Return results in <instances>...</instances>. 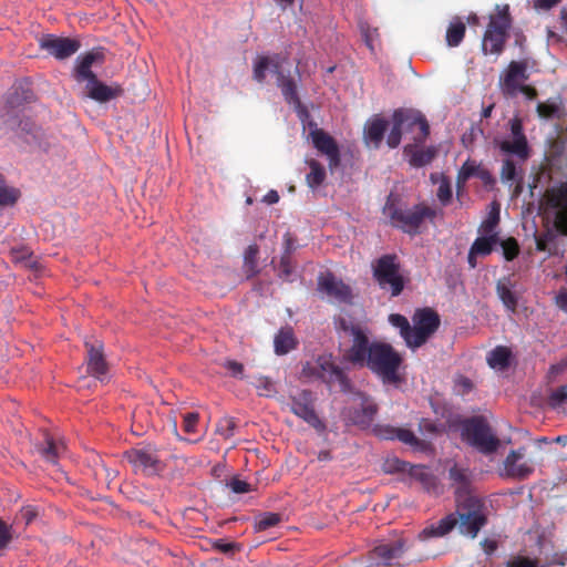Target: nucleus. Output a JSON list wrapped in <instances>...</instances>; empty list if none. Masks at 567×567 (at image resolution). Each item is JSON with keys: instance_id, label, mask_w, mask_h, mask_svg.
<instances>
[{"instance_id": "79ce46f5", "label": "nucleus", "mask_w": 567, "mask_h": 567, "mask_svg": "<svg viewBox=\"0 0 567 567\" xmlns=\"http://www.w3.org/2000/svg\"><path fill=\"white\" fill-rule=\"evenodd\" d=\"M466 27L464 22L457 20L452 22L446 30V43L449 47H457L465 37Z\"/></svg>"}, {"instance_id": "052dcab7", "label": "nucleus", "mask_w": 567, "mask_h": 567, "mask_svg": "<svg viewBox=\"0 0 567 567\" xmlns=\"http://www.w3.org/2000/svg\"><path fill=\"white\" fill-rule=\"evenodd\" d=\"M535 10L548 11L560 3V0H529Z\"/></svg>"}, {"instance_id": "37998d69", "label": "nucleus", "mask_w": 567, "mask_h": 567, "mask_svg": "<svg viewBox=\"0 0 567 567\" xmlns=\"http://www.w3.org/2000/svg\"><path fill=\"white\" fill-rule=\"evenodd\" d=\"M481 164H477L475 161L467 159L457 173V187L458 189L465 184L467 179L477 175L478 169L481 168Z\"/></svg>"}, {"instance_id": "c9c22d12", "label": "nucleus", "mask_w": 567, "mask_h": 567, "mask_svg": "<svg viewBox=\"0 0 567 567\" xmlns=\"http://www.w3.org/2000/svg\"><path fill=\"white\" fill-rule=\"evenodd\" d=\"M499 241L498 235H483L477 237L471 246L472 254L480 255L482 257L492 254L494 246Z\"/></svg>"}, {"instance_id": "a211bd4d", "label": "nucleus", "mask_w": 567, "mask_h": 567, "mask_svg": "<svg viewBox=\"0 0 567 567\" xmlns=\"http://www.w3.org/2000/svg\"><path fill=\"white\" fill-rule=\"evenodd\" d=\"M104 62V53L94 49L79 55L75 60L72 76L78 83L91 82L95 80L96 74L92 71L94 64H102Z\"/></svg>"}, {"instance_id": "dca6fc26", "label": "nucleus", "mask_w": 567, "mask_h": 567, "mask_svg": "<svg viewBox=\"0 0 567 567\" xmlns=\"http://www.w3.org/2000/svg\"><path fill=\"white\" fill-rule=\"evenodd\" d=\"M309 136L315 148L327 156L330 171L336 169L341 162L340 150L336 140L322 128L318 127L311 130Z\"/></svg>"}, {"instance_id": "f257e3e1", "label": "nucleus", "mask_w": 567, "mask_h": 567, "mask_svg": "<svg viewBox=\"0 0 567 567\" xmlns=\"http://www.w3.org/2000/svg\"><path fill=\"white\" fill-rule=\"evenodd\" d=\"M509 134L501 140H495V146L502 154L507 155L502 163L499 178L503 184L514 187L513 194L519 195L523 190V165L530 157L532 148L524 132L523 120L515 115L508 122Z\"/></svg>"}, {"instance_id": "774afa93", "label": "nucleus", "mask_w": 567, "mask_h": 567, "mask_svg": "<svg viewBox=\"0 0 567 567\" xmlns=\"http://www.w3.org/2000/svg\"><path fill=\"white\" fill-rule=\"evenodd\" d=\"M295 249L296 247L292 236L289 233H286L284 236V254L291 256Z\"/></svg>"}, {"instance_id": "f03ea898", "label": "nucleus", "mask_w": 567, "mask_h": 567, "mask_svg": "<svg viewBox=\"0 0 567 567\" xmlns=\"http://www.w3.org/2000/svg\"><path fill=\"white\" fill-rule=\"evenodd\" d=\"M383 214L389 218L391 226L410 236L421 234L423 223L426 219L433 220L436 217V210L431 206L420 203L413 207H408L393 193L386 198Z\"/></svg>"}, {"instance_id": "6e6d98bb", "label": "nucleus", "mask_w": 567, "mask_h": 567, "mask_svg": "<svg viewBox=\"0 0 567 567\" xmlns=\"http://www.w3.org/2000/svg\"><path fill=\"white\" fill-rule=\"evenodd\" d=\"M292 275V264L291 256L287 254H282L279 264V277L285 280H290V276Z\"/></svg>"}, {"instance_id": "b1692460", "label": "nucleus", "mask_w": 567, "mask_h": 567, "mask_svg": "<svg viewBox=\"0 0 567 567\" xmlns=\"http://www.w3.org/2000/svg\"><path fill=\"white\" fill-rule=\"evenodd\" d=\"M378 406L368 398H363L360 408H350L347 411V417L361 429H368L372 425Z\"/></svg>"}, {"instance_id": "a19ab883", "label": "nucleus", "mask_w": 567, "mask_h": 567, "mask_svg": "<svg viewBox=\"0 0 567 567\" xmlns=\"http://www.w3.org/2000/svg\"><path fill=\"white\" fill-rule=\"evenodd\" d=\"M310 172L306 176L307 184L310 188L315 189L320 186L326 179L324 167L316 159L307 161Z\"/></svg>"}, {"instance_id": "f704fd0d", "label": "nucleus", "mask_w": 567, "mask_h": 567, "mask_svg": "<svg viewBox=\"0 0 567 567\" xmlns=\"http://www.w3.org/2000/svg\"><path fill=\"white\" fill-rule=\"evenodd\" d=\"M405 116L403 109L395 110L392 115L393 125L386 138V144L391 148L398 147L401 143L403 132L402 124L404 123V120L409 121V117Z\"/></svg>"}, {"instance_id": "9b49d317", "label": "nucleus", "mask_w": 567, "mask_h": 567, "mask_svg": "<svg viewBox=\"0 0 567 567\" xmlns=\"http://www.w3.org/2000/svg\"><path fill=\"white\" fill-rule=\"evenodd\" d=\"M545 204L554 214V225L558 233L567 236V181L546 189Z\"/></svg>"}, {"instance_id": "49530a36", "label": "nucleus", "mask_w": 567, "mask_h": 567, "mask_svg": "<svg viewBox=\"0 0 567 567\" xmlns=\"http://www.w3.org/2000/svg\"><path fill=\"white\" fill-rule=\"evenodd\" d=\"M235 419L231 416H224L217 422L216 433L227 440L235 434Z\"/></svg>"}, {"instance_id": "69168bd1", "label": "nucleus", "mask_w": 567, "mask_h": 567, "mask_svg": "<svg viewBox=\"0 0 567 567\" xmlns=\"http://www.w3.org/2000/svg\"><path fill=\"white\" fill-rule=\"evenodd\" d=\"M476 177L480 178L485 185H492L495 183V178L493 177L492 173L484 166H481Z\"/></svg>"}, {"instance_id": "c756f323", "label": "nucleus", "mask_w": 567, "mask_h": 567, "mask_svg": "<svg viewBox=\"0 0 567 567\" xmlns=\"http://www.w3.org/2000/svg\"><path fill=\"white\" fill-rule=\"evenodd\" d=\"M514 284L509 277H503L496 282V293L504 307L511 311L516 312L518 306V297L513 290Z\"/></svg>"}, {"instance_id": "bf43d9fd", "label": "nucleus", "mask_w": 567, "mask_h": 567, "mask_svg": "<svg viewBox=\"0 0 567 567\" xmlns=\"http://www.w3.org/2000/svg\"><path fill=\"white\" fill-rule=\"evenodd\" d=\"M198 414L197 413H187L185 414L184 416V421H183V430L186 432V433H194L195 432V427L197 425V422H198Z\"/></svg>"}, {"instance_id": "ddd939ff", "label": "nucleus", "mask_w": 567, "mask_h": 567, "mask_svg": "<svg viewBox=\"0 0 567 567\" xmlns=\"http://www.w3.org/2000/svg\"><path fill=\"white\" fill-rule=\"evenodd\" d=\"M313 400L311 391L302 390L290 396L289 406L295 415L302 419L313 429L321 431L324 429V424L315 411Z\"/></svg>"}, {"instance_id": "603ef678", "label": "nucleus", "mask_w": 567, "mask_h": 567, "mask_svg": "<svg viewBox=\"0 0 567 567\" xmlns=\"http://www.w3.org/2000/svg\"><path fill=\"white\" fill-rule=\"evenodd\" d=\"M271 65V61L268 56H260L254 65V79L261 83L266 75L265 71Z\"/></svg>"}, {"instance_id": "e2e57ef3", "label": "nucleus", "mask_w": 567, "mask_h": 567, "mask_svg": "<svg viewBox=\"0 0 567 567\" xmlns=\"http://www.w3.org/2000/svg\"><path fill=\"white\" fill-rule=\"evenodd\" d=\"M419 431L422 434H434L437 432V426L430 419H421V421L419 422Z\"/></svg>"}, {"instance_id": "a18cd8bd", "label": "nucleus", "mask_w": 567, "mask_h": 567, "mask_svg": "<svg viewBox=\"0 0 567 567\" xmlns=\"http://www.w3.org/2000/svg\"><path fill=\"white\" fill-rule=\"evenodd\" d=\"M259 252V248L256 244L249 245L245 251V267L246 271L248 274V277L255 276L258 272V265H257V256Z\"/></svg>"}, {"instance_id": "0e129e2a", "label": "nucleus", "mask_w": 567, "mask_h": 567, "mask_svg": "<svg viewBox=\"0 0 567 567\" xmlns=\"http://www.w3.org/2000/svg\"><path fill=\"white\" fill-rule=\"evenodd\" d=\"M555 305L564 312H567V289L561 288L555 297Z\"/></svg>"}, {"instance_id": "4468645a", "label": "nucleus", "mask_w": 567, "mask_h": 567, "mask_svg": "<svg viewBox=\"0 0 567 567\" xmlns=\"http://www.w3.org/2000/svg\"><path fill=\"white\" fill-rule=\"evenodd\" d=\"M39 45L50 55L58 60H64L73 55L81 48L76 39L56 37L54 34H44L39 40Z\"/></svg>"}, {"instance_id": "0eeeda50", "label": "nucleus", "mask_w": 567, "mask_h": 567, "mask_svg": "<svg viewBox=\"0 0 567 567\" xmlns=\"http://www.w3.org/2000/svg\"><path fill=\"white\" fill-rule=\"evenodd\" d=\"M496 9L497 14L491 16L483 37L482 51L484 54L499 55L504 51L508 30L512 25L509 7L507 4L497 6Z\"/></svg>"}, {"instance_id": "4d7b16f0", "label": "nucleus", "mask_w": 567, "mask_h": 567, "mask_svg": "<svg viewBox=\"0 0 567 567\" xmlns=\"http://www.w3.org/2000/svg\"><path fill=\"white\" fill-rule=\"evenodd\" d=\"M38 515V508L32 505L23 506L19 513L20 518L24 522L25 525L33 523Z\"/></svg>"}, {"instance_id": "cd10ccee", "label": "nucleus", "mask_w": 567, "mask_h": 567, "mask_svg": "<svg viewBox=\"0 0 567 567\" xmlns=\"http://www.w3.org/2000/svg\"><path fill=\"white\" fill-rule=\"evenodd\" d=\"M403 553L404 542L401 539L380 544L372 550L373 558L388 566L392 565L394 559L402 557Z\"/></svg>"}, {"instance_id": "58836bf2", "label": "nucleus", "mask_w": 567, "mask_h": 567, "mask_svg": "<svg viewBox=\"0 0 567 567\" xmlns=\"http://www.w3.org/2000/svg\"><path fill=\"white\" fill-rule=\"evenodd\" d=\"M511 350L507 347L498 346L489 352L487 358L488 364L492 368L506 369L511 362Z\"/></svg>"}, {"instance_id": "ea45409f", "label": "nucleus", "mask_w": 567, "mask_h": 567, "mask_svg": "<svg viewBox=\"0 0 567 567\" xmlns=\"http://www.w3.org/2000/svg\"><path fill=\"white\" fill-rule=\"evenodd\" d=\"M499 206L496 203L492 204V208L487 217L482 221L478 231L483 235H498L496 227L499 224Z\"/></svg>"}, {"instance_id": "13d9d810", "label": "nucleus", "mask_w": 567, "mask_h": 567, "mask_svg": "<svg viewBox=\"0 0 567 567\" xmlns=\"http://www.w3.org/2000/svg\"><path fill=\"white\" fill-rule=\"evenodd\" d=\"M212 548L228 554L233 553L237 548V545L235 543H226L224 539H215L212 542Z\"/></svg>"}, {"instance_id": "f3484780", "label": "nucleus", "mask_w": 567, "mask_h": 567, "mask_svg": "<svg viewBox=\"0 0 567 567\" xmlns=\"http://www.w3.org/2000/svg\"><path fill=\"white\" fill-rule=\"evenodd\" d=\"M395 466L393 470L404 472L409 468V474L411 478L417 481L423 489L430 494L440 495L442 493V486L437 477L430 472L425 466L422 465H411L406 462H401L399 460L394 461Z\"/></svg>"}, {"instance_id": "5701e85b", "label": "nucleus", "mask_w": 567, "mask_h": 567, "mask_svg": "<svg viewBox=\"0 0 567 567\" xmlns=\"http://www.w3.org/2000/svg\"><path fill=\"white\" fill-rule=\"evenodd\" d=\"M423 143L408 144L403 148V154L412 167L420 168L429 165L437 155L435 146L420 147Z\"/></svg>"}, {"instance_id": "72a5a7b5", "label": "nucleus", "mask_w": 567, "mask_h": 567, "mask_svg": "<svg viewBox=\"0 0 567 567\" xmlns=\"http://www.w3.org/2000/svg\"><path fill=\"white\" fill-rule=\"evenodd\" d=\"M457 525V517L454 513L446 515L436 524L425 527L420 537L426 539L431 537H443L449 534Z\"/></svg>"}, {"instance_id": "de8ad7c7", "label": "nucleus", "mask_w": 567, "mask_h": 567, "mask_svg": "<svg viewBox=\"0 0 567 567\" xmlns=\"http://www.w3.org/2000/svg\"><path fill=\"white\" fill-rule=\"evenodd\" d=\"M502 247L503 256L507 261L514 260L519 255V245L514 237L498 241Z\"/></svg>"}, {"instance_id": "1a4fd4ad", "label": "nucleus", "mask_w": 567, "mask_h": 567, "mask_svg": "<svg viewBox=\"0 0 567 567\" xmlns=\"http://www.w3.org/2000/svg\"><path fill=\"white\" fill-rule=\"evenodd\" d=\"M124 457L135 473L145 476L156 475L165 466L159 458L158 450L152 444L131 449L124 453Z\"/></svg>"}, {"instance_id": "473e14b6", "label": "nucleus", "mask_w": 567, "mask_h": 567, "mask_svg": "<svg viewBox=\"0 0 567 567\" xmlns=\"http://www.w3.org/2000/svg\"><path fill=\"white\" fill-rule=\"evenodd\" d=\"M449 477L456 485L455 498L461 495H471V473L467 468L453 465L449 471Z\"/></svg>"}, {"instance_id": "680f3d73", "label": "nucleus", "mask_w": 567, "mask_h": 567, "mask_svg": "<svg viewBox=\"0 0 567 567\" xmlns=\"http://www.w3.org/2000/svg\"><path fill=\"white\" fill-rule=\"evenodd\" d=\"M229 487L236 494H244L250 491V485L239 478H233L229 483Z\"/></svg>"}, {"instance_id": "2eb2a0df", "label": "nucleus", "mask_w": 567, "mask_h": 567, "mask_svg": "<svg viewBox=\"0 0 567 567\" xmlns=\"http://www.w3.org/2000/svg\"><path fill=\"white\" fill-rule=\"evenodd\" d=\"M527 61H512L501 76L502 92L505 96L517 95L519 86L529 78Z\"/></svg>"}, {"instance_id": "9d476101", "label": "nucleus", "mask_w": 567, "mask_h": 567, "mask_svg": "<svg viewBox=\"0 0 567 567\" xmlns=\"http://www.w3.org/2000/svg\"><path fill=\"white\" fill-rule=\"evenodd\" d=\"M338 328L344 336L352 338V344L346 354L347 359L354 364L363 365L369 355L371 344L369 343L365 329L361 324L346 318L339 320Z\"/></svg>"}, {"instance_id": "2f4dec72", "label": "nucleus", "mask_w": 567, "mask_h": 567, "mask_svg": "<svg viewBox=\"0 0 567 567\" xmlns=\"http://www.w3.org/2000/svg\"><path fill=\"white\" fill-rule=\"evenodd\" d=\"M298 340L291 327L281 328L274 338V348L277 355H285L296 349Z\"/></svg>"}, {"instance_id": "864d4df0", "label": "nucleus", "mask_w": 567, "mask_h": 567, "mask_svg": "<svg viewBox=\"0 0 567 567\" xmlns=\"http://www.w3.org/2000/svg\"><path fill=\"white\" fill-rule=\"evenodd\" d=\"M13 539L12 526L0 519V551L8 548Z\"/></svg>"}, {"instance_id": "6e6552de", "label": "nucleus", "mask_w": 567, "mask_h": 567, "mask_svg": "<svg viewBox=\"0 0 567 567\" xmlns=\"http://www.w3.org/2000/svg\"><path fill=\"white\" fill-rule=\"evenodd\" d=\"M303 373L316 377L329 388L338 384L341 392H350L351 383L344 371L334 363L331 355H320L313 364H307Z\"/></svg>"}, {"instance_id": "6ab92c4d", "label": "nucleus", "mask_w": 567, "mask_h": 567, "mask_svg": "<svg viewBox=\"0 0 567 567\" xmlns=\"http://www.w3.org/2000/svg\"><path fill=\"white\" fill-rule=\"evenodd\" d=\"M525 449L513 450L504 461V470L508 477L525 480L534 472L533 461H523Z\"/></svg>"}, {"instance_id": "4be33fe9", "label": "nucleus", "mask_w": 567, "mask_h": 567, "mask_svg": "<svg viewBox=\"0 0 567 567\" xmlns=\"http://www.w3.org/2000/svg\"><path fill=\"white\" fill-rule=\"evenodd\" d=\"M373 433L383 440H399L400 442L410 445L412 447H420L422 441L419 440L415 434L408 429L395 427L392 425L377 424L373 427Z\"/></svg>"}, {"instance_id": "39448f33", "label": "nucleus", "mask_w": 567, "mask_h": 567, "mask_svg": "<svg viewBox=\"0 0 567 567\" xmlns=\"http://www.w3.org/2000/svg\"><path fill=\"white\" fill-rule=\"evenodd\" d=\"M461 436L483 454H492L499 446V440L493 434L487 420L482 415L463 420Z\"/></svg>"}, {"instance_id": "393cba45", "label": "nucleus", "mask_w": 567, "mask_h": 567, "mask_svg": "<svg viewBox=\"0 0 567 567\" xmlns=\"http://www.w3.org/2000/svg\"><path fill=\"white\" fill-rule=\"evenodd\" d=\"M536 112L538 117L545 121H561L567 116V109L560 96L539 102Z\"/></svg>"}, {"instance_id": "4c0bfd02", "label": "nucleus", "mask_w": 567, "mask_h": 567, "mask_svg": "<svg viewBox=\"0 0 567 567\" xmlns=\"http://www.w3.org/2000/svg\"><path fill=\"white\" fill-rule=\"evenodd\" d=\"M386 127L388 122L385 120L380 117L374 118L365 127L367 140L374 143L375 146H379L383 140Z\"/></svg>"}, {"instance_id": "e433bc0d", "label": "nucleus", "mask_w": 567, "mask_h": 567, "mask_svg": "<svg viewBox=\"0 0 567 567\" xmlns=\"http://www.w3.org/2000/svg\"><path fill=\"white\" fill-rule=\"evenodd\" d=\"M389 322L400 330L406 346L412 348L413 327H411L409 320L403 315L392 313L389 316Z\"/></svg>"}, {"instance_id": "a878e982", "label": "nucleus", "mask_w": 567, "mask_h": 567, "mask_svg": "<svg viewBox=\"0 0 567 567\" xmlns=\"http://www.w3.org/2000/svg\"><path fill=\"white\" fill-rule=\"evenodd\" d=\"M86 95L100 103L109 102L122 94V89L120 85L115 86H109L101 81H99L97 78L95 80H92L91 82L86 83Z\"/></svg>"}, {"instance_id": "bb28decb", "label": "nucleus", "mask_w": 567, "mask_h": 567, "mask_svg": "<svg viewBox=\"0 0 567 567\" xmlns=\"http://www.w3.org/2000/svg\"><path fill=\"white\" fill-rule=\"evenodd\" d=\"M35 449L45 462L55 465L65 452V444L63 441H56L50 434L44 433L43 442L37 444Z\"/></svg>"}, {"instance_id": "f8f14e48", "label": "nucleus", "mask_w": 567, "mask_h": 567, "mask_svg": "<svg viewBox=\"0 0 567 567\" xmlns=\"http://www.w3.org/2000/svg\"><path fill=\"white\" fill-rule=\"evenodd\" d=\"M412 349L423 346L427 339L439 329L440 317L431 308H423L415 311L413 318Z\"/></svg>"}, {"instance_id": "c03bdc74", "label": "nucleus", "mask_w": 567, "mask_h": 567, "mask_svg": "<svg viewBox=\"0 0 567 567\" xmlns=\"http://www.w3.org/2000/svg\"><path fill=\"white\" fill-rule=\"evenodd\" d=\"M281 517L277 513L267 512L259 515L255 520V529L257 532H264L278 525Z\"/></svg>"}, {"instance_id": "423d86ee", "label": "nucleus", "mask_w": 567, "mask_h": 567, "mask_svg": "<svg viewBox=\"0 0 567 567\" xmlns=\"http://www.w3.org/2000/svg\"><path fill=\"white\" fill-rule=\"evenodd\" d=\"M401 265L395 254L379 257L372 264V276L380 289L390 291L392 297L402 293L405 279L400 272Z\"/></svg>"}, {"instance_id": "20e7f679", "label": "nucleus", "mask_w": 567, "mask_h": 567, "mask_svg": "<svg viewBox=\"0 0 567 567\" xmlns=\"http://www.w3.org/2000/svg\"><path fill=\"white\" fill-rule=\"evenodd\" d=\"M401 364V354L391 344L384 342H372L369 355L363 363L385 383L400 381L399 369Z\"/></svg>"}, {"instance_id": "aec40b11", "label": "nucleus", "mask_w": 567, "mask_h": 567, "mask_svg": "<svg viewBox=\"0 0 567 567\" xmlns=\"http://www.w3.org/2000/svg\"><path fill=\"white\" fill-rule=\"evenodd\" d=\"M319 289L327 296L340 301L350 302L352 298L351 288L333 274L327 272L320 276L318 281Z\"/></svg>"}, {"instance_id": "412c9836", "label": "nucleus", "mask_w": 567, "mask_h": 567, "mask_svg": "<svg viewBox=\"0 0 567 567\" xmlns=\"http://www.w3.org/2000/svg\"><path fill=\"white\" fill-rule=\"evenodd\" d=\"M87 350V372L99 380H103L107 373V363L104 359L103 344L100 341H85Z\"/></svg>"}, {"instance_id": "3c124183", "label": "nucleus", "mask_w": 567, "mask_h": 567, "mask_svg": "<svg viewBox=\"0 0 567 567\" xmlns=\"http://www.w3.org/2000/svg\"><path fill=\"white\" fill-rule=\"evenodd\" d=\"M505 567H543L538 559H532L527 556L517 555L507 560Z\"/></svg>"}, {"instance_id": "7c9ffc66", "label": "nucleus", "mask_w": 567, "mask_h": 567, "mask_svg": "<svg viewBox=\"0 0 567 567\" xmlns=\"http://www.w3.org/2000/svg\"><path fill=\"white\" fill-rule=\"evenodd\" d=\"M272 68H274V72L277 74L278 86L280 87L285 100L289 104L299 105L300 99L298 95L297 84H296L295 80L290 76L285 75L282 72H280L279 64L277 62L272 64Z\"/></svg>"}, {"instance_id": "338daca9", "label": "nucleus", "mask_w": 567, "mask_h": 567, "mask_svg": "<svg viewBox=\"0 0 567 567\" xmlns=\"http://www.w3.org/2000/svg\"><path fill=\"white\" fill-rule=\"evenodd\" d=\"M225 368L234 375L237 377L243 373L244 365L237 361L229 360L225 363Z\"/></svg>"}, {"instance_id": "8fccbe9b", "label": "nucleus", "mask_w": 567, "mask_h": 567, "mask_svg": "<svg viewBox=\"0 0 567 567\" xmlns=\"http://www.w3.org/2000/svg\"><path fill=\"white\" fill-rule=\"evenodd\" d=\"M436 196L443 206H446L451 202L452 186L447 177H442Z\"/></svg>"}, {"instance_id": "5fc2aeb1", "label": "nucleus", "mask_w": 567, "mask_h": 567, "mask_svg": "<svg viewBox=\"0 0 567 567\" xmlns=\"http://www.w3.org/2000/svg\"><path fill=\"white\" fill-rule=\"evenodd\" d=\"M567 402V384L558 386L549 394V403L553 406L563 405Z\"/></svg>"}, {"instance_id": "c85d7f7f", "label": "nucleus", "mask_w": 567, "mask_h": 567, "mask_svg": "<svg viewBox=\"0 0 567 567\" xmlns=\"http://www.w3.org/2000/svg\"><path fill=\"white\" fill-rule=\"evenodd\" d=\"M405 117H409V121L404 120L402 124L403 131L412 132L415 127L419 128V132L413 136V141L415 143H424L430 134V125L426 118L421 113H415L410 110H404Z\"/></svg>"}, {"instance_id": "09e8293b", "label": "nucleus", "mask_w": 567, "mask_h": 567, "mask_svg": "<svg viewBox=\"0 0 567 567\" xmlns=\"http://www.w3.org/2000/svg\"><path fill=\"white\" fill-rule=\"evenodd\" d=\"M20 197L19 189L6 186V183L0 186V206H11L16 204Z\"/></svg>"}, {"instance_id": "7ed1b4c3", "label": "nucleus", "mask_w": 567, "mask_h": 567, "mask_svg": "<svg viewBox=\"0 0 567 567\" xmlns=\"http://www.w3.org/2000/svg\"><path fill=\"white\" fill-rule=\"evenodd\" d=\"M460 532L475 538L487 524V506L483 498L475 494L461 495L455 498Z\"/></svg>"}]
</instances>
